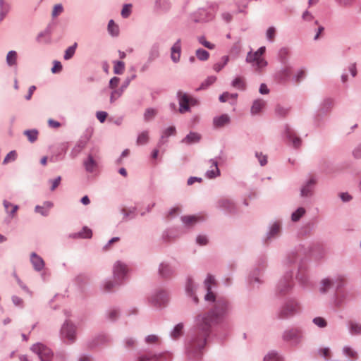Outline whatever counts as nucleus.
Listing matches in <instances>:
<instances>
[{
  "mask_svg": "<svg viewBox=\"0 0 361 361\" xmlns=\"http://www.w3.org/2000/svg\"><path fill=\"white\" fill-rule=\"evenodd\" d=\"M228 310V304L224 299H219L214 310L207 315H199L197 319V325L200 331V337L193 341L188 350L190 354L194 355V357H197L202 348L206 343V337L209 335L211 324L224 316Z\"/></svg>",
  "mask_w": 361,
  "mask_h": 361,
  "instance_id": "1",
  "label": "nucleus"
},
{
  "mask_svg": "<svg viewBox=\"0 0 361 361\" xmlns=\"http://www.w3.org/2000/svg\"><path fill=\"white\" fill-rule=\"evenodd\" d=\"M265 49V47H262L255 53L249 52L247 55L246 61L252 63L257 71L261 72L267 65V61L262 57Z\"/></svg>",
  "mask_w": 361,
  "mask_h": 361,
  "instance_id": "2",
  "label": "nucleus"
},
{
  "mask_svg": "<svg viewBox=\"0 0 361 361\" xmlns=\"http://www.w3.org/2000/svg\"><path fill=\"white\" fill-rule=\"evenodd\" d=\"M178 97L179 99V112L183 114L190 111V106L196 104V100L182 92H178Z\"/></svg>",
  "mask_w": 361,
  "mask_h": 361,
  "instance_id": "3",
  "label": "nucleus"
},
{
  "mask_svg": "<svg viewBox=\"0 0 361 361\" xmlns=\"http://www.w3.org/2000/svg\"><path fill=\"white\" fill-rule=\"evenodd\" d=\"M31 349L39 356L41 361H50L53 357L51 350L42 343L33 345Z\"/></svg>",
  "mask_w": 361,
  "mask_h": 361,
  "instance_id": "4",
  "label": "nucleus"
},
{
  "mask_svg": "<svg viewBox=\"0 0 361 361\" xmlns=\"http://www.w3.org/2000/svg\"><path fill=\"white\" fill-rule=\"evenodd\" d=\"M61 335L63 338H66L70 343H73L75 339V326L69 322L65 323L61 328Z\"/></svg>",
  "mask_w": 361,
  "mask_h": 361,
  "instance_id": "5",
  "label": "nucleus"
},
{
  "mask_svg": "<svg viewBox=\"0 0 361 361\" xmlns=\"http://www.w3.org/2000/svg\"><path fill=\"white\" fill-rule=\"evenodd\" d=\"M216 284L215 279L213 276L209 274L206 280L204 281V286L207 291L204 299L207 301H214L215 300V295L211 290L212 286Z\"/></svg>",
  "mask_w": 361,
  "mask_h": 361,
  "instance_id": "6",
  "label": "nucleus"
},
{
  "mask_svg": "<svg viewBox=\"0 0 361 361\" xmlns=\"http://www.w3.org/2000/svg\"><path fill=\"white\" fill-rule=\"evenodd\" d=\"M127 272V267L125 264L120 262H117L114 267V276L117 284L118 281L123 278Z\"/></svg>",
  "mask_w": 361,
  "mask_h": 361,
  "instance_id": "7",
  "label": "nucleus"
},
{
  "mask_svg": "<svg viewBox=\"0 0 361 361\" xmlns=\"http://www.w3.org/2000/svg\"><path fill=\"white\" fill-rule=\"evenodd\" d=\"M301 338V332L300 330L293 329L286 331L283 334V339L287 341L292 342L293 343H298Z\"/></svg>",
  "mask_w": 361,
  "mask_h": 361,
  "instance_id": "8",
  "label": "nucleus"
},
{
  "mask_svg": "<svg viewBox=\"0 0 361 361\" xmlns=\"http://www.w3.org/2000/svg\"><path fill=\"white\" fill-rule=\"evenodd\" d=\"M286 137L292 142V145L294 147L298 148L300 146L302 140L298 137L294 130L289 126L286 127Z\"/></svg>",
  "mask_w": 361,
  "mask_h": 361,
  "instance_id": "9",
  "label": "nucleus"
},
{
  "mask_svg": "<svg viewBox=\"0 0 361 361\" xmlns=\"http://www.w3.org/2000/svg\"><path fill=\"white\" fill-rule=\"evenodd\" d=\"M298 306L293 302L286 304L281 310L280 316L281 318H286L293 315L297 312Z\"/></svg>",
  "mask_w": 361,
  "mask_h": 361,
  "instance_id": "10",
  "label": "nucleus"
},
{
  "mask_svg": "<svg viewBox=\"0 0 361 361\" xmlns=\"http://www.w3.org/2000/svg\"><path fill=\"white\" fill-rule=\"evenodd\" d=\"M204 217L202 215L200 216H184L181 217L182 221L187 226H192L197 222L203 220Z\"/></svg>",
  "mask_w": 361,
  "mask_h": 361,
  "instance_id": "11",
  "label": "nucleus"
},
{
  "mask_svg": "<svg viewBox=\"0 0 361 361\" xmlns=\"http://www.w3.org/2000/svg\"><path fill=\"white\" fill-rule=\"evenodd\" d=\"M230 122V118L227 114H223L220 116L215 117L213 120L214 126L216 128H221L227 125Z\"/></svg>",
  "mask_w": 361,
  "mask_h": 361,
  "instance_id": "12",
  "label": "nucleus"
},
{
  "mask_svg": "<svg viewBox=\"0 0 361 361\" xmlns=\"http://www.w3.org/2000/svg\"><path fill=\"white\" fill-rule=\"evenodd\" d=\"M31 262L37 271H40L44 268V263L43 259L35 253L31 254Z\"/></svg>",
  "mask_w": 361,
  "mask_h": 361,
  "instance_id": "13",
  "label": "nucleus"
},
{
  "mask_svg": "<svg viewBox=\"0 0 361 361\" xmlns=\"http://www.w3.org/2000/svg\"><path fill=\"white\" fill-rule=\"evenodd\" d=\"M84 166L88 172H94L97 169V163L91 154H89L87 160L84 161Z\"/></svg>",
  "mask_w": 361,
  "mask_h": 361,
  "instance_id": "14",
  "label": "nucleus"
},
{
  "mask_svg": "<svg viewBox=\"0 0 361 361\" xmlns=\"http://www.w3.org/2000/svg\"><path fill=\"white\" fill-rule=\"evenodd\" d=\"M201 139V135L197 133H190L183 140L182 142L188 145L198 142Z\"/></svg>",
  "mask_w": 361,
  "mask_h": 361,
  "instance_id": "15",
  "label": "nucleus"
},
{
  "mask_svg": "<svg viewBox=\"0 0 361 361\" xmlns=\"http://www.w3.org/2000/svg\"><path fill=\"white\" fill-rule=\"evenodd\" d=\"M210 162L212 164V169L206 173V176L208 178H213L219 176V170L218 169L217 162L216 161L211 160Z\"/></svg>",
  "mask_w": 361,
  "mask_h": 361,
  "instance_id": "16",
  "label": "nucleus"
},
{
  "mask_svg": "<svg viewBox=\"0 0 361 361\" xmlns=\"http://www.w3.org/2000/svg\"><path fill=\"white\" fill-rule=\"evenodd\" d=\"M315 183L316 180L313 178H310L307 183L302 188L301 195L303 197H307L311 195L312 187L314 185Z\"/></svg>",
  "mask_w": 361,
  "mask_h": 361,
  "instance_id": "17",
  "label": "nucleus"
},
{
  "mask_svg": "<svg viewBox=\"0 0 361 361\" xmlns=\"http://www.w3.org/2000/svg\"><path fill=\"white\" fill-rule=\"evenodd\" d=\"M53 204L50 202H46L42 206H37L35 207L36 212L41 214L43 216H47L49 210L52 207Z\"/></svg>",
  "mask_w": 361,
  "mask_h": 361,
  "instance_id": "18",
  "label": "nucleus"
},
{
  "mask_svg": "<svg viewBox=\"0 0 361 361\" xmlns=\"http://www.w3.org/2000/svg\"><path fill=\"white\" fill-rule=\"evenodd\" d=\"M265 106V102L262 99L255 100L252 106L251 111L253 114L259 113Z\"/></svg>",
  "mask_w": 361,
  "mask_h": 361,
  "instance_id": "19",
  "label": "nucleus"
},
{
  "mask_svg": "<svg viewBox=\"0 0 361 361\" xmlns=\"http://www.w3.org/2000/svg\"><path fill=\"white\" fill-rule=\"evenodd\" d=\"M108 31L112 36H118L119 27L113 20H109L108 24Z\"/></svg>",
  "mask_w": 361,
  "mask_h": 361,
  "instance_id": "20",
  "label": "nucleus"
},
{
  "mask_svg": "<svg viewBox=\"0 0 361 361\" xmlns=\"http://www.w3.org/2000/svg\"><path fill=\"white\" fill-rule=\"evenodd\" d=\"M350 330L352 334H361V324L353 321H350L349 323Z\"/></svg>",
  "mask_w": 361,
  "mask_h": 361,
  "instance_id": "21",
  "label": "nucleus"
},
{
  "mask_svg": "<svg viewBox=\"0 0 361 361\" xmlns=\"http://www.w3.org/2000/svg\"><path fill=\"white\" fill-rule=\"evenodd\" d=\"M172 273L171 267L166 264H161L159 268V274L163 277H167Z\"/></svg>",
  "mask_w": 361,
  "mask_h": 361,
  "instance_id": "22",
  "label": "nucleus"
},
{
  "mask_svg": "<svg viewBox=\"0 0 361 361\" xmlns=\"http://www.w3.org/2000/svg\"><path fill=\"white\" fill-rule=\"evenodd\" d=\"M334 283L331 280L329 279H325L321 282V288L320 290L322 293H326Z\"/></svg>",
  "mask_w": 361,
  "mask_h": 361,
  "instance_id": "23",
  "label": "nucleus"
},
{
  "mask_svg": "<svg viewBox=\"0 0 361 361\" xmlns=\"http://www.w3.org/2000/svg\"><path fill=\"white\" fill-rule=\"evenodd\" d=\"M175 134H176V128L174 126H170L163 132L160 141L161 142H164L165 138H167L168 137L175 135Z\"/></svg>",
  "mask_w": 361,
  "mask_h": 361,
  "instance_id": "24",
  "label": "nucleus"
},
{
  "mask_svg": "<svg viewBox=\"0 0 361 361\" xmlns=\"http://www.w3.org/2000/svg\"><path fill=\"white\" fill-rule=\"evenodd\" d=\"M161 355H152L147 354L139 357V361H157L159 360Z\"/></svg>",
  "mask_w": 361,
  "mask_h": 361,
  "instance_id": "25",
  "label": "nucleus"
},
{
  "mask_svg": "<svg viewBox=\"0 0 361 361\" xmlns=\"http://www.w3.org/2000/svg\"><path fill=\"white\" fill-rule=\"evenodd\" d=\"M149 140V133L147 131L141 133L137 139V144L138 145H142L146 144Z\"/></svg>",
  "mask_w": 361,
  "mask_h": 361,
  "instance_id": "26",
  "label": "nucleus"
},
{
  "mask_svg": "<svg viewBox=\"0 0 361 361\" xmlns=\"http://www.w3.org/2000/svg\"><path fill=\"white\" fill-rule=\"evenodd\" d=\"M125 70V63L123 61H118L114 62V73L115 74H122Z\"/></svg>",
  "mask_w": 361,
  "mask_h": 361,
  "instance_id": "27",
  "label": "nucleus"
},
{
  "mask_svg": "<svg viewBox=\"0 0 361 361\" xmlns=\"http://www.w3.org/2000/svg\"><path fill=\"white\" fill-rule=\"evenodd\" d=\"M4 206L6 212H10L12 216L14 215V214L17 212L18 209V207L17 205H13V204L6 200L4 201Z\"/></svg>",
  "mask_w": 361,
  "mask_h": 361,
  "instance_id": "28",
  "label": "nucleus"
},
{
  "mask_svg": "<svg viewBox=\"0 0 361 361\" xmlns=\"http://www.w3.org/2000/svg\"><path fill=\"white\" fill-rule=\"evenodd\" d=\"M183 324H177L173 331L171 332V336L173 338H178L179 336H180L183 334Z\"/></svg>",
  "mask_w": 361,
  "mask_h": 361,
  "instance_id": "29",
  "label": "nucleus"
},
{
  "mask_svg": "<svg viewBox=\"0 0 361 361\" xmlns=\"http://www.w3.org/2000/svg\"><path fill=\"white\" fill-rule=\"evenodd\" d=\"M290 109L281 105H277L276 107V113L281 117L286 116L289 113Z\"/></svg>",
  "mask_w": 361,
  "mask_h": 361,
  "instance_id": "30",
  "label": "nucleus"
},
{
  "mask_svg": "<svg viewBox=\"0 0 361 361\" xmlns=\"http://www.w3.org/2000/svg\"><path fill=\"white\" fill-rule=\"evenodd\" d=\"M17 59V54L15 51H10L6 56V61L9 66H12L16 63Z\"/></svg>",
  "mask_w": 361,
  "mask_h": 361,
  "instance_id": "31",
  "label": "nucleus"
},
{
  "mask_svg": "<svg viewBox=\"0 0 361 361\" xmlns=\"http://www.w3.org/2000/svg\"><path fill=\"white\" fill-rule=\"evenodd\" d=\"M77 47V43H75L73 46L69 47L65 51L64 59L68 60L73 57L75 54Z\"/></svg>",
  "mask_w": 361,
  "mask_h": 361,
  "instance_id": "32",
  "label": "nucleus"
},
{
  "mask_svg": "<svg viewBox=\"0 0 361 361\" xmlns=\"http://www.w3.org/2000/svg\"><path fill=\"white\" fill-rule=\"evenodd\" d=\"M305 213V210L302 207L298 208L295 212L292 214L291 219L293 221H298Z\"/></svg>",
  "mask_w": 361,
  "mask_h": 361,
  "instance_id": "33",
  "label": "nucleus"
},
{
  "mask_svg": "<svg viewBox=\"0 0 361 361\" xmlns=\"http://www.w3.org/2000/svg\"><path fill=\"white\" fill-rule=\"evenodd\" d=\"M25 135L31 142H33L37 139L38 132L35 130H26Z\"/></svg>",
  "mask_w": 361,
  "mask_h": 361,
  "instance_id": "34",
  "label": "nucleus"
},
{
  "mask_svg": "<svg viewBox=\"0 0 361 361\" xmlns=\"http://www.w3.org/2000/svg\"><path fill=\"white\" fill-rule=\"evenodd\" d=\"M237 94H230L228 92H224L219 97L221 102H226L230 99H235L237 98Z\"/></svg>",
  "mask_w": 361,
  "mask_h": 361,
  "instance_id": "35",
  "label": "nucleus"
},
{
  "mask_svg": "<svg viewBox=\"0 0 361 361\" xmlns=\"http://www.w3.org/2000/svg\"><path fill=\"white\" fill-rule=\"evenodd\" d=\"M17 158V153L16 151H11L4 158L3 164H6L11 161H13Z\"/></svg>",
  "mask_w": 361,
  "mask_h": 361,
  "instance_id": "36",
  "label": "nucleus"
},
{
  "mask_svg": "<svg viewBox=\"0 0 361 361\" xmlns=\"http://www.w3.org/2000/svg\"><path fill=\"white\" fill-rule=\"evenodd\" d=\"M232 85L235 88L243 90L245 85L243 78L238 77L233 81Z\"/></svg>",
  "mask_w": 361,
  "mask_h": 361,
  "instance_id": "37",
  "label": "nucleus"
},
{
  "mask_svg": "<svg viewBox=\"0 0 361 361\" xmlns=\"http://www.w3.org/2000/svg\"><path fill=\"white\" fill-rule=\"evenodd\" d=\"M197 57L202 61H205L209 58V54L208 51L200 49L196 51Z\"/></svg>",
  "mask_w": 361,
  "mask_h": 361,
  "instance_id": "38",
  "label": "nucleus"
},
{
  "mask_svg": "<svg viewBox=\"0 0 361 361\" xmlns=\"http://www.w3.org/2000/svg\"><path fill=\"white\" fill-rule=\"evenodd\" d=\"M264 361H283V360L278 354L271 353L264 357Z\"/></svg>",
  "mask_w": 361,
  "mask_h": 361,
  "instance_id": "39",
  "label": "nucleus"
},
{
  "mask_svg": "<svg viewBox=\"0 0 361 361\" xmlns=\"http://www.w3.org/2000/svg\"><path fill=\"white\" fill-rule=\"evenodd\" d=\"M92 231L87 227H84L82 228V231L78 234L79 237L84 238H90L92 237Z\"/></svg>",
  "mask_w": 361,
  "mask_h": 361,
  "instance_id": "40",
  "label": "nucleus"
},
{
  "mask_svg": "<svg viewBox=\"0 0 361 361\" xmlns=\"http://www.w3.org/2000/svg\"><path fill=\"white\" fill-rule=\"evenodd\" d=\"M157 115V111L153 109H148L146 110L145 113V119L146 121H149Z\"/></svg>",
  "mask_w": 361,
  "mask_h": 361,
  "instance_id": "41",
  "label": "nucleus"
},
{
  "mask_svg": "<svg viewBox=\"0 0 361 361\" xmlns=\"http://www.w3.org/2000/svg\"><path fill=\"white\" fill-rule=\"evenodd\" d=\"M181 51V45H180V39H178L173 47H171V52L176 53L178 55L180 56Z\"/></svg>",
  "mask_w": 361,
  "mask_h": 361,
  "instance_id": "42",
  "label": "nucleus"
},
{
  "mask_svg": "<svg viewBox=\"0 0 361 361\" xmlns=\"http://www.w3.org/2000/svg\"><path fill=\"white\" fill-rule=\"evenodd\" d=\"M198 40L201 44L209 49H213L214 48V45L207 41L204 37H199Z\"/></svg>",
  "mask_w": 361,
  "mask_h": 361,
  "instance_id": "43",
  "label": "nucleus"
},
{
  "mask_svg": "<svg viewBox=\"0 0 361 361\" xmlns=\"http://www.w3.org/2000/svg\"><path fill=\"white\" fill-rule=\"evenodd\" d=\"M130 13H131V4L124 5V6L121 11V16L123 18H127L129 16Z\"/></svg>",
  "mask_w": 361,
  "mask_h": 361,
  "instance_id": "44",
  "label": "nucleus"
},
{
  "mask_svg": "<svg viewBox=\"0 0 361 361\" xmlns=\"http://www.w3.org/2000/svg\"><path fill=\"white\" fill-rule=\"evenodd\" d=\"M221 206L225 209L231 210V208L233 207V203L230 200L228 199H223L220 202Z\"/></svg>",
  "mask_w": 361,
  "mask_h": 361,
  "instance_id": "45",
  "label": "nucleus"
},
{
  "mask_svg": "<svg viewBox=\"0 0 361 361\" xmlns=\"http://www.w3.org/2000/svg\"><path fill=\"white\" fill-rule=\"evenodd\" d=\"M344 353L352 358H357V353L351 349L350 347H345L343 348Z\"/></svg>",
  "mask_w": 361,
  "mask_h": 361,
  "instance_id": "46",
  "label": "nucleus"
},
{
  "mask_svg": "<svg viewBox=\"0 0 361 361\" xmlns=\"http://www.w3.org/2000/svg\"><path fill=\"white\" fill-rule=\"evenodd\" d=\"M313 322L319 327H325L326 326V322L322 317L314 318Z\"/></svg>",
  "mask_w": 361,
  "mask_h": 361,
  "instance_id": "47",
  "label": "nucleus"
},
{
  "mask_svg": "<svg viewBox=\"0 0 361 361\" xmlns=\"http://www.w3.org/2000/svg\"><path fill=\"white\" fill-rule=\"evenodd\" d=\"M63 11V6L61 4H56L54 6L52 11V16L54 18L58 16Z\"/></svg>",
  "mask_w": 361,
  "mask_h": 361,
  "instance_id": "48",
  "label": "nucleus"
},
{
  "mask_svg": "<svg viewBox=\"0 0 361 361\" xmlns=\"http://www.w3.org/2000/svg\"><path fill=\"white\" fill-rule=\"evenodd\" d=\"M276 34V30L274 27H271L267 31V37L270 41H274Z\"/></svg>",
  "mask_w": 361,
  "mask_h": 361,
  "instance_id": "49",
  "label": "nucleus"
},
{
  "mask_svg": "<svg viewBox=\"0 0 361 361\" xmlns=\"http://www.w3.org/2000/svg\"><path fill=\"white\" fill-rule=\"evenodd\" d=\"M62 70V65L59 61H55L54 62V66L51 68V72L53 73H57L61 72Z\"/></svg>",
  "mask_w": 361,
  "mask_h": 361,
  "instance_id": "50",
  "label": "nucleus"
},
{
  "mask_svg": "<svg viewBox=\"0 0 361 361\" xmlns=\"http://www.w3.org/2000/svg\"><path fill=\"white\" fill-rule=\"evenodd\" d=\"M256 157H257L261 166H264L267 163V157L262 153L257 152Z\"/></svg>",
  "mask_w": 361,
  "mask_h": 361,
  "instance_id": "51",
  "label": "nucleus"
},
{
  "mask_svg": "<svg viewBox=\"0 0 361 361\" xmlns=\"http://www.w3.org/2000/svg\"><path fill=\"white\" fill-rule=\"evenodd\" d=\"M61 178L57 177L54 180H50L49 182L51 183V190L54 191L60 184Z\"/></svg>",
  "mask_w": 361,
  "mask_h": 361,
  "instance_id": "52",
  "label": "nucleus"
},
{
  "mask_svg": "<svg viewBox=\"0 0 361 361\" xmlns=\"http://www.w3.org/2000/svg\"><path fill=\"white\" fill-rule=\"evenodd\" d=\"M166 293L164 291L159 293L157 295V302H159L160 304H164L165 302V301L166 300Z\"/></svg>",
  "mask_w": 361,
  "mask_h": 361,
  "instance_id": "53",
  "label": "nucleus"
},
{
  "mask_svg": "<svg viewBox=\"0 0 361 361\" xmlns=\"http://www.w3.org/2000/svg\"><path fill=\"white\" fill-rule=\"evenodd\" d=\"M180 212V208L179 207H175L172 208L168 214L169 218H172L175 216L176 215L178 214Z\"/></svg>",
  "mask_w": 361,
  "mask_h": 361,
  "instance_id": "54",
  "label": "nucleus"
},
{
  "mask_svg": "<svg viewBox=\"0 0 361 361\" xmlns=\"http://www.w3.org/2000/svg\"><path fill=\"white\" fill-rule=\"evenodd\" d=\"M119 81H120V79L118 78H117V77L112 78L109 82V87L111 89L116 88L118 86Z\"/></svg>",
  "mask_w": 361,
  "mask_h": 361,
  "instance_id": "55",
  "label": "nucleus"
},
{
  "mask_svg": "<svg viewBox=\"0 0 361 361\" xmlns=\"http://www.w3.org/2000/svg\"><path fill=\"white\" fill-rule=\"evenodd\" d=\"M280 231V226L279 224H274L272 226H271V231H270V235L271 236H274L276 235H277L279 233Z\"/></svg>",
  "mask_w": 361,
  "mask_h": 361,
  "instance_id": "56",
  "label": "nucleus"
},
{
  "mask_svg": "<svg viewBox=\"0 0 361 361\" xmlns=\"http://www.w3.org/2000/svg\"><path fill=\"white\" fill-rule=\"evenodd\" d=\"M107 116V113L105 111H98L97 113V118L101 122L103 123Z\"/></svg>",
  "mask_w": 361,
  "mask_h": 361,
  "instance_id": "57",
  "label": "nucleus"
},
{
  "mask_svg": "<svg viewBox=\"0 0 361 361\" xmlns=\"http://www.w3.org/2000/svg\"><path fill=\"white\" fill-rule=\"evenodd\" d=\"M224 63L222 65L216 64L214 66V70L217 72L220 71L221 68L228 63V56H224L223 57Z\"/></svg>",
  "mask_w": 361,
  "mask_h": 361,
  "instance_id": "58",
  "label": "nucleus"
},
{
  "mask_svg": "<svg viewBox=\"0 0 361 361\" xmlns=\"http://www.w3.org/2000/svg\"><path fill=\"white\" fill-rule=\"evenodd\" d=\"M197 243L200 245H204L207 243V238L204 235H199L197 238Z\"/></svg>",
  "mask_w": 361,
  "mask_h": 361,
  "instance_id": "59",
  "label": "nucleus"
},
{
  "mask_svg": "<svg viewBox=\"0 0 361 361\" xmlns=\"http://www.w3.org/2000/svg\"><path fill=\"white\" fill-rule=\"evenodd\" d=\"M121 94V92L118 90H114L112 92L110 97L111 102H114L117 98H118Z\"/></svg>",
  "mask_w": 361,
  "mask_h": 361,
  "instance_id": "60",
  "label": "nucleus"
},
{
  "mask_svg": "<svg viewBox=\"0 0 361 361\" xmlns=\"http://www.w3.org/2000/svg\"><path fill=\"white\" fill-rule=\"evenodd\" d=\"M158 341V337L155 335H150L146 338V342L148 343H155Z\"/></svg>",
  "mask_w": 361,
  "mask_h": 361,
  "instance_id": "61",
  "label": "nucleus"
},
{
  "mask_svg": "<svg viewBox=\"0 0 361 361\" xmlns=\"http://www.w3.org/2000/svg\"><path fill=\"white\" fill-rule=\"evenodd\" d=\"M291 69L290 67H286L281 71V79H283L290 75Z\"/></svg>",
  "mask_w": 361,
  "mask_h": 361,
  "instance_id": "62",
  "label": "nucleus"
},
{
  "mask_svg": "<svg viewBox=\"0 0 361 361\" xmlns=\"http://www.w3.org/2000/svg\"><path fill=\"white\" fill-rule=\"evenodd\" d=\"M319 352L324 358L329 359L330 357V350L329 348H322Z\"/></svg>",
  "mask_w": 361,
  "mask_h": 361,
  "instance_id": "63",
  "label": "nucleus"
},
{
  "mask_svg": "<svg viewBox=\"0 0 361 361\" xmlns=\"http://www.w3.org/2000/svg\"><path fill=\"white\" fill-rule=\"evenodd\" d=\"M353 156L357 158V159H360L361 158V145H359L357 147H356L354 150H353Z\"/></svg>",
  "mask_w": 361,
  "mask_h": 361,
  "instance_id": "64",
  "label": "nucleus"
}]
</instances>
